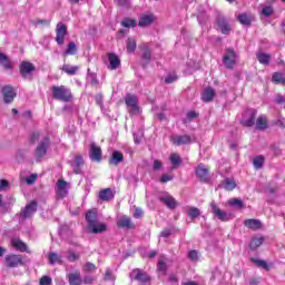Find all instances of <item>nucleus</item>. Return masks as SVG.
<instances>
[{
  "label": "nucleus",
  "mask_w": 285,
  "mask_h": 285,
  "mask_svg": "<svg viewBox=\"0 0 285 285\" xmlns=\"http://www.w3.org/2000/svg\"><path fill=\"white\" fill-rule=\"evenodd\" d=\"M51 90L53 99H57L58 101H70V99H72V94L70 92V89L63 86H53Z\"/></svg>",
  "instance_id": "obj_1"
},
{
  "label": "nucleus",
  "mask_w": 285,
  "mask_h": 285,
  "mask_svg": "<svg viewBox=\"0 0 285 285\" xmlns=\"http://www.w3.org/2000/svg\"><path fill=\"white\" fill-rule=\"evenodd\" d=\"M48 148H50V138L49 137H45L39 145L36 148L35 151V157L37 161H41V159H43V157H46L47 153H48Z\"/></svg>",
  "instance_id": "obj_2"
},
{
  "label": "nucleus",
  "mask_w": 285,
  "mask_h": 285,
  "mask_svg": "<svg viewBox=\"0 0 285 285\" xmlns=\"http://www.w3.org/2000/svg\"><path fill=\"white\" fill-rule=\"evenodd\" d=\"M209 206H210L212 214L216 219H218L219 222H230V214L219 208V206L217 205V203H215V200H213L209 204Z\"/></svg>",
  "instance_id": "obj_3"
},
{
  "label": "nucleus",
  "mask_w": 285,
  "mask_h": 285,
  "mask_svg": "<svg viewBox=\"0 0 285 285\" xmlns=\"http://www.w3.org/2000/svg\"><path fill=\"white\" fill-rule=\"evenodd\" d=\"M125 104L128 108V112L131 115H139V106H137V104H139V99H137V96L130 94L127 95L125 97Z\"/></svg>",
  "instance_id": "obj_4"
},
{
  "label": "nucleus",
  "mask_w": 285,
  "mask_h": 285,
  "mask_svg": "<svg viewBox=\"0 0 285 285\" xmlns=\"http://www.w3.org/2000/svg\"><path fill=\"white\" fill-rule=\"evenodd\" d=\"M68 36V27L63 22H59L56 27V42L58 46L66 43V37Z\"/></svg>",
  "instance_id": "obj_5"
},
{
  "label": "nucleus",
  "mask_w": 285,
  "mask_h": 285,
  "mask_svg": "<svg viewBox=\"0 0 285 285\" xmlns=\"http://www.w3.org/2000/svg\"><path fill=\"white\" fill-rule=\"evenodd\" d=\"M37 213V203L31 202L28 204L19 214L20 222H23V219H28V217H32Z\"/></svg>",
  "instance_id": "obj_6"
},
{
  "label": "nucleus",
  "mask_w": 285,
  "mask_h": 285,
  "mask_svg": "<svg viewBox=\"0 0 285 285\" xmlns=\"http://www.w3.org/2000/svg\"><path fill=\"white\" fill-rule=\"evenodd\" d=\"M237 62V53L233 49H227L223 58V63L226 68H233Z\"/></svg>",
  "instance_id": "obj_7"
},
{
  "label": "nucleus",
  "mask_w": 285,
  "mask_h": 285,
  "mask_svg": "<svg viewBox=\"0 0 285 285\" xmlns=\"http://www.w3.org/2000/svg\"><path fill=\"white\" fill-rule=\"evenodd\" d=\"M21 264H23V259L19 255L11 254L7 255L4 258V266L8 268H17V266H20Z\"/></svg>",
  "instance_id": "obj_8"
},
{
  "label": "nucleus",
  "mask_w": 285,
  "mask_h": 285,
  "mask_svg": "<svg viewBox=\"0 0 285 285\" xmlns=\"http://www.w3.org/2000/svg\"><path fill=\"white\" fill-rule=\"evenodd\" d=\"M32 72H35V65L29 61H22L20 63V75L23 79H28V76L32 75Z\"/></svg>",
  "instance_id": "obj_9"
},
{
  "label": "nucleus",
  "mask_w": 285,
  "mask_h": 285,
  "mask_svg": "<svg viewBox=\"0 0 285 285\" xmlns=\"http://www.w3.org/2000/svg\"><path fill=\"white\" fill-rule=\"evenodd\" d=\"M2 96L4 104H12V101H14V97H17V94L11 86H6L2 88Z\"/></svg>",
  "instance_id": "obj_10"
},
{
  "label": "nucleus",
  "mask_w": 285,
  "mask_h": 285,
  "mask_svg": "<svg viewBox=\"0 0 285 285\" xmlns=\"http://www.w3.org/2000/svg\"><path fill=\"white\" fill-rule=\"evenodd\" d=\"M89 157L91 161H101V147L97 146L95 142H91Z\"/></svg>",
  "instance_id": "obj_11"
},
{
  "label": "nucleus",
  "mask_w": 285,
  "mask_h": 285,
  "mask_svg": "<svg viewBox=\"0 0 285 285\" xmlns=\"http://www.w3.org/2000/svg\"><path fill=\"white\" fill-rule=\"evenodd\" d=\"M217 24L223 35H230V23L224 16H218Z\"/></svg>",
  "instance_id": "obj_12"
},
{
  "label": "nucleus",
  "mask_w": 285,
  "mask_h": 285,
  "mask_svg": "<svg viewBox=\"0 0 285 285\" xmlns=\"http://www.w3.org/2000/svg\"><path fill=\"white\" fill-rule=\"evenodd\" d=\"M130 278L142 283L150 282V276L139 268H136L130 273Z\"/></svg>",
  "instance_id": "obj_13"
},
{
  "label": "nucleus",
  "mask_w": 285,
  "mask_h": 285,
  "mask_svg": "<svg viewBox=\"0 0 285 285\" xmlns=\"http://www.w3.org/2000/svg\"><path fill=\"white\" fill-rule=\"evenodd\" d=\"M159 199L163 204H165V206H167V208H170L171 210L177 208V200H175V198L171 195L161 194L159 196Z\"/></svg>",
  "instance_id": "obj_14"
},
{
  "label": "nucleus",
  "mask_w": 285,
  "mask_h": 285,
  "mask_svg": "<svg viewBox=\"0 0 285 285\" xmlns=\"http://www.w3.org/2000/svg\"><path fill=\"white\" fill-rule=\"evenodd\" d=\"M155 22V14L144 13L138 22L139 28H146V26H151Z\"/></svg>",
  "instance_id": "obj_15"
},
{
  "label": "nucleus",
  "mask_w": 285,
  "mask_h": 285,
  "mask_svg": "<svg viewBox=\"0 0 285 285\" xmlns=\"http://www.w3.org/2000/svg\"><path fill=\"white\" fill-rule=\"evenodd\" d=\"M196 176L200 179V181H208V168L204 164H199L196 167Z\"/></svg>",
  "instance_id": "obj_16"
},
{
  "label": "nucleus",
  "mask_w": 285,
  "mask_h": 285,
  "mask_svg": "<svg viewBox=\"0 0 285 285\" xmlns=\"http://www.w3.org/2000/svg\"><path fill=\"white\" fill-rule=\"evenodd\" d=\"M168 264H170V259H168V257H166L165 255L159 256L157 264V269L159 271V273L166 275V272L168 271Z\"/></svg>",
  "instance_id": "obj_17"
},
{
  "label": "nucleus",
  "mask_w": 285,
  "mask_h": 285,
  "mask_svg": "<svg viewBox=\"0 0 285 285\" xmlns=\"http://www.w3.org/2000/svg\"><path fill=\"white\" fill-rule=\"evenodd\" d=\"M57 195L58 197H66L68 195V183L63 179L57 181Z\"/></svg>",
  "instance_id": "obj_18"
},
{
  "label": "nucleus",
  "mask_w": 285,
  "mask_h": 285,
  "mask_svg": "<svg viewBox=\"0 0 285 285\" xmlns=\"http://www.w3.org/2000/svg\"><path fill=\"white\" fill-rule=\"evenodd\" d=\"M171 141L175 146H184L186 144H190L191 138L189 135L173 136Z\"/></svg>",
  "instance_id": "obj_19"
},
{
  "label": "nucleus",
  "mask_w": 285,
  "mask_h": 285,
  "mask_svg": "<svg viewBox=\"0 0 285 285\" xmlns=\"http://www.w3.org/2000/svg\"><path fill=\"white\" fill-rule=\"evenodd\" d=\"M108 60H109V66H108L109 70H117V68L121 66V60L115 53H108Z\"/></svg>",
  "instance_id": "obj_20"
},
{
  "label": "nucleus",
  "mask_w": 285,
  "mask_h": 285,
  "mask_svg": "<svg viewBox=\"0 0 285 285\" xmlns=\"http://www.w3.org/2000/svg\"><path fill=\"white\" fill-rule=\"evenodd\" d=\"M124 161V154L121 151L115 150L109 159L111 166H119Z\"/></svg>",
  "instance_id": "obj_21"
},
{
  "label": "nucleus",
  "mask_w": 285,
  "mask_h": 285,
  "mask_svg": "<svg viewBox=\"0 0 285 285\" xmlns=\"http://www.w3.org/2000/svg\"><path fill=\"white\" fill-rule=\"evenodd\" d=\"M244 226H246V228H249L250 230H259V228H262V222L250 218L244 222Z\"/></svg>",
  "instance_id": "obj_22"
},
{
  "label": "nucleus",
  "mask_w": 285,
  "mask_h": 285,
  "mask_svg": "<svg viewBox=\"0 0 285 285\" xmlns=\"http://www.w3.org/2000/svg\"><path fill=\"white\" fill-rule=\"evenodd\" d=\"M117 225H118L119 228H134L135 227L132 225V220L128 216H121L118 219Z\"/></svg>",
  "instance_id": "obj_23"
},
{
  "label": "nucleus",
  "mask_w": 285,
  "mask_h": 285,
  "mask_svg": "<svg viewBox=\"0 0 285 285\" xmlns=\"http://www.w3.org/2000/svg\"><path fill=\"white\" fill-rule=\"evenodd\" d=\"M99 198L102 202H110V199H115V193H112L111 188H106L100 190L99 193Z\"/></svg>",
  "instance_id": "obj_24"
},
{
  "label": "nucleus",
  "mask_w": 285,
  "mask_h": 285,
  "mask_svg": "<svg viewBox=\"0 0 285 285\" xmlns=\"http://www.w3.org/2000/svg\"><path fill=\"white\" fill-rule=\"evenodd\" d=\"M11 245L13 246V248H16L17 250H20V253H26L28 252V245H26V243L21 242V239L19 238H13L11 240Z\"/></svg>",
  "instance_id": "obj_25"
},
{
  "label": "nucleus",
  "mask_w": 285,
  "mask_h": 285,
  "mask_svg": "<svg viewBox=\"0 0 285 285\" xmlns=\"http://www.w3.org/2000/svg\"><path fill=\"white\" fill-rule=\"evenodd\" d=\"M246 115L249 118L243 120L244 126H247L248 128L255 126V118L257 117V114L255 112V110H249L246 112Z\"/></svg>",
  "instance_id": "obj_26"
},
{
  "label": "nucleus",
  "mask_w": 285,
  "mask_h": 285,
  "mask_svg": "<svg viewBox=\"0 0 285 285\" xmlns=\"http://www.w3.org/2000/svg\"><path fill=\"white\" fill-rule=\"evenodd\" d=\"M90 233H94V235H97L99 233H106V224L104 223H94V226L88 227Z\"/></svg>",
  "instance_id": "obj_27"
},
{
  "label": "nucleus",
  "mask_w": 285,
  "mask_h": 285,
  "mask_svg": "<svg viewBox=\"0 0 285 285\" xmlns=\"http://www.w3.org/2000/svg\"><path fill=\"white\" fill-rule=\"evenodd\" d=\"M214 98H215V89L210 87L206 88L202 94V99L205 102L213 101Z\"/></svg>",
  "instance_id": "obj_28"
},
{
  "label": "nucleus",
  "mask_w": 285,
  "mask_h": 285,
  "mask_svg": "<svg viewBox=\"0 0 285 285\" xmlns=\"http://www.w3.org/2000/svg\"><path fill=\"white\" fill-rule=\"evenodd\" d=\"M83 164V157L82 156H76L73 164H72V168H73V173L76 175H81V165Z\"/></svg>",
  "instance_id": "obj_29"
},
{
  "label": "nucleus",
  "mask_w": 285,
  "mask_h": 285,
  "mask_svg": "<svg viewBox=\"0 0 285 285\" xmlns=\"http://www.w3.org/2000/svg\"><path fill=\"white\" fill-rule=\"evenodd\" d=\"M48 259H49V264L55 266V264H61V262H63V256L59 255V254H57L55 252H51L48 255Z\"/></svg>",
  "instance_id": "obj_30"
},
{
  "label": "nucleus",
  "mask_w": 285,
  "mask_h": 285,
  "mask_svg": "<svg viewBox=\"0 0 285 285\" xmlns=\"http://www.w3.org/2000/svg\"><path fill=\"white\" fill-rule=\"evenodd\" d=\"M186 215H187V217H190L191 220H195V219H197V217H199L202 215V210H199V208H197V207H187Z\"/></svg>",
  "instance_id": "obj_31"
},
{
  "label": "nucleus",
  "mask_w": 285,
  "mask_h": 285,
  "mask_svg": "<svg viewBox=\"0 0 285 285\" xmlns=\"http://www.w3.org/2000/svg\"><path fill=\"white\" fill-rule=\"evenodd\" d=\"M222 186L225 190H235V188H237V183H235V179L233 178H225Z\"/></svg>",
  "instance_id": "obj_32"
},
{
  "label": "nucleus",
  "mask_w": 285,
  "mask_h": 285,
  "mask_svg": "<svg viewBox=\"0 0 285 285\" xmlns=\"http://www.w3.org/2000/svg\"><path fill=\"white\" fill-rule=\"evenodd\" d=\"M256 57H257L259 63H262L263 66H268L271 63V55H268V53L258 51L256 53Z\"/></svg>",
  "instance_id": "obj_33"
},
{
  "label": "nucleus",
  "mask_w": 285,
  "mask_h": 285,
  "mask_svg": "<svg viewBox=\"0 0 285 285\" xmlns=\"http://www.w3.org/2000/svg\"><path fill=\"white\" fill-rule=\"evenodd\" d=\"M268 128V120L266 116H261L256 120V130H266Z\"/></svg>",
  "instance_id": "obj_34"
},
{
  "label": "nucleus",
  "mask_w": 285,
  "mask_h": 285,
  "mask_svg": "<svg viewBox=\"0 0 285 285\" xmlns=\"http://www.w3.org/2000/svg\"><path fill=\"white\" fill-rule=\"evenodd\" d=\"M70 285H81V274L75 272L68 275Z\"/></svg>",
  "instance_id": "obj_35"
},
{
  "label": "nucleus",
  "mask_w": 285,
  "mask_h": 285,
  "mask_svg": "<svg viewBox=\"0 0 285 285\" xmlns=\"http://www.w3.org/2000/svg\"><path fill=\"white\" fill-rule=\"evenodd\" d=\"M86 219H87V223H88V227H89V226H95V224L98 223V220H97V212H95V210H89V212L86 214Z\"/></svg>",
  "instance_id": "obj_36"
},
{
  "label": "nucleus",
  "mask_w": 285,
  "mask_h": 285,
  "mask_svg": "<svg viewBox=\"0 0 285 285\" xmlns=\"http://www.w3.org/2000/svg\"><path fill=\"white\" fill-rule=\"evenodd\" d=\"M262 244H264V237H254L249 243V248L250 250H257Z\"/></svg>",
  "instance_id": "obj_37"
},
{
  "label": "nucleus",
  "mask_w": 285,
  "mask_h": 285,
  "mask_svg": "<svg viewBox=\"0 0 285 285\" xmlns=\"http://www.w3.org/2000/svg\"><path fill=\"white\" fill-rule=\"evenodd\" d=\"M238 21L239 23H242L243 26H250L252 21H253V16L248 14V13H240L238 16Z\"/></svg>",
  "instance_id": "obj_38"
},
{
  "label": "nucleus",
  "mask_w": 285,
  "mask_h": 285,
  "mask_svg": "<svg viewBox=\"0 0 285 285\" xmlns=\"http://www.w3.org/2000/svg\"><path fill=\"white\" fill-rule=\"evenodd\" d=\"M169 160L174 168H179V166H181V156H179V154H170Z\"/></svg>",
  "instance_id": "obj_39"
},
{
  "label": "nucleus",
  "mask_w": 285,
  "mask_h": 285,
  "mask_svg": "<svg viewBox=\"0 0 285 285\" xmlns=\"http://www.w3.org/2000/svg\"><path fill=\"white\" fill-rule=\"evenodd\" d=\"M0 63L3 66L4 70H12V63L8 59V56L0 52Z\"/></svg>",
  "instance_id": "obj_40"
},
{
  "label": "nucleus",
  "mask_w": 285,
  "mask_h": 285,
  "mask_svg": "<svg viewBox=\"0 0 285 285\" xmlns=\"http://www.w3.org/2000/svg\"><path fill=\"white\" fill-rule=\"evenodd\" d=\"M253 264H256L258 268H264V271H268L271 267L268 266V263L266 261L257 259V258H249Z\"/></svg>",
  "instance_id": "obj_41"
},
{
  "label": "nucleus",
  "mask_w": 285,
  "mask_h": 285,
  "mask_svg": "<svg viewBox=\"0 0 285 285\" xmlns=\"http://www.w3.org/2000/svg\"><path fill=\"white\" fill-rule=\"evenodd\" d=\"M153 57V53L150 52V49L148 47L144 46V52H142V63L146 66L150 63V59Z\"/></svg>",
  "instance_id": "obj_42"
},
{
  "label": "nucleus",
  "mask_w": 285,
  "mask_h": 285,
  "mask_svg": "<svg viewBox=\"0 0 285 285\" xmlns=\"http://www.w3.org/2000/svg\"><path fill=\"white\" fill-rule=\"evenodd\" d=\"M62 70L67 75L72 76V75H77V70H79V67L78 66L63 65Z\"/></svg>",
  "instance_id": "obj_43"
},
{
  "label": "nucleus",
  "mask_w": 285,
  "mask_h": 285,
  "mask_svg": "<svg viewBox=\"0 0 285 285\" xmlns=\"http://www.w3.org/2000/svg\"><path fill=\"white\" fill-rule=\"evenodd\" d=\"M274 83H285V73L275 72L272 77Z\"/></svg>",
  "instance_id": "obj_44"
},
{
  "label": "nucleus",
  "mask_w": 285,
  "mask_h": 285,
  "mask_svg": "<svg viewBox=\"0 0 285 285\" xmlns=\"http://www.w3.org/2000/svg\"><path fill=\"white\" fill-rule=\"evenodd\" d=\"M137 50V41L132 38L127 39V52H135Z\"/></svg>",
  "instance_id": "obj_45"
},
{
  "label": "nucleus",
  "mask_w": 285,
  "mask_h": 285,
  "mask_svg": "<svg viewBox=\"0 0 285 285\" xmlns=\"http://www.w3.org/2000/svg\"><path fill=\"white\" fill-rule=\"evenodd\" d=\"M65 55H77V45L75 42H69L67 49L65 50Z\"/></svg>",
  "instance_id": "obj_46"
},
{
  "label": "nucleus",
  "mask_w": 285,
  "mask_h": 285,
  "mask_svg": "<svg viewBox=\"0 0 285 285\" xmlns=\"http://www.w3.org/2000/svg\"><path fill=\"white\" fill-rule=\"evenodd\" d=\"M121 26H124V28H135L137 27V21L127 18L121 21Z\"/></svg>",
  "instance_id": "obj_47"
},
{
  "label": "nucleus",
  "mask_w": 285,
  "mask_h": 285,
  "mask_svg": "<svg viewBox=\"0 0 285 285\" xmlns=\"http://www.w3.org/2000/svg\"><path fill=\"white\" fill-rule=\"evenodd\" d=\"M264 166V156H257L256 158H254V168H256V170H259V168H262Z\"/></svg>",
  "instance_id": "obj_48"
},
{
  "label": "nucleus",
  "mask_w": 285,
  "mask_h": 285,
  "mask_svg": "<svg viewBox=\"0 0 285 285\" xmlns=\"http://www.w3.org/2000/svg\"><path fill=\"white\" fill-rule=\"evenodd\" d=\"M229 206H234L236 208H244V202L237 198H233L228 200Z\"/></svg>",
  "instance_id": "obj_49"
},
{
  "label": "nucleus",
  "mask_w": 285,
  "mask_h": 285,
  "mask_svg": "<svg viewBox=\"0 0 285 285\" xmlns=\"http://www.w3.org/2000/svg\"><path fill=\"white\" fill-rule=\"evenodd\" d=\"M104 279H106L107 282H115V274H112V269H106Z\"/></svg>",
  "instance_id": "obj_50"
},
{
  "label": "nucleus",
  "mask_w": 285,
  "mask_h": 285,
  "mask_svg": "<svg viewBox=\"0 0 285 285\" xmlns=\"http://www.w3.org/2000/svg\"><path fill=\"white\" fill-rule=\"evenodd\" d=\"M273 12H275V10H274L273 7H271V6H266V7H264L263 10H262V14H263L264 17H271V16L273 14Z\"/></svg>",
  "instance_id": "obj_51"
},
{
  "label": "nucleus",
  "mask_w": 285,
  "mask_h": 285,
  "mask_svg": "<svg viewBox=\"0 0 285 285\" xmlns=\"http://www.w3.org/2000/svg\"><path fill=\"white\" fill-rule=\"evenodd\" d=\"M188 257L191 262H198L199 261V252L197 250H190L188 253Z\"/></svg>",
  "instance_id": "obj_52"
},
{
  "label": "nucleus",
  "mask_w": 285,
  "mask_h": 285,
  "mask_svg": "<svg viewBox=\"0 0 285 285\" xmlns=\"http://www.w3.org/2000/svg\"><path fill=\"white\" fill-rule=\"evenodd\" d=\"M196 117H197V112L188 111L187 118L184 120V124H190V121H193V119H196Z\"/></svg>",
  "instance_id": "obj_53"
},
{
  "label": "nucleus",
  "mask_w": 285,
  "mask_h": 285,
  "mask_svg": "<svg viewBox=\"0 0 285 285\" xmlns=\"http://www.w3.org/2000/svg\"><path fill=\"white\" fill-rule=\"evenodd\" d=\"M37 179H38L37 174H31L29 177L26 178V183L28 184V186H32V184H35Z\"/></svg>",
  "instance_id": "obj_54"
},
{
  "label": "nucleus",
  "mask_w": 285,
  "mask_h": 285,
  "mask_svg": "<svg viewBox=\"0 0 285 285\" xmlns=\"http://www.w3.org/2000/svg\"><path fill=\"white\" fill-rule=\"evenodd\" d=\"M52 284V278L50 276H42L40 278V285H50Z\"/></svg>",
  "instance_id": "obj_55"
},
{
  "label": "nucleus",
  "mask_w": 285,
  "mask_h": 285,
  "mask_svg": "<svg viewBox=\"0 0 285 285\" xmlns=\"http://www.w3.org/2000/svg\"><path fill=\"white\" fill-rule=\"evenodd\" d=\"M177 81V75L173 73L165 78V83H175Z\"/></svg>",
  "instance_id": "obj_56"
},
{
  "label": "nucleus",
  "mask_w": 285,
  "mask_h": 285,
  "mask_svg": "<svg viewBox=\"0 0 285 285\" xmlns=\"http://www.w3.org/2000/svg\"><path fill=\"white\" fill-rule=\"evenodd\" d=\"M67 259H69L70 262H77V259H79V254H76L75 252H69Z\"/></svg>",
  "instance_id": "obj_57"
},
{
  "label": "nucleus",
  "mask_w": 285,
  "mask_h": 285,
  "mask_svg": "<svg viewBox=\"0 0 285 285\" xmlns=\"http://www.w3.org/2000/svg\"><path fill=\"white\" fill-rule=\"evenodd\" d=\"M88 81L91 83V86H99V80H97V76L95 75L89 76Z\"/></svg>",
  "instance_id": "obj_58"
},
{
  "label": "nucleus",
  "mask_w": 285,
  "mask_h": 285,
  "mask_svg": "<svg viewBox=\"0 0 285 285\" xmlns=\"http://www.w3.org/2000/svg\"><path fill=\"white\" fill-rule=\"evenodd\" d=\"M160 181L161 184H166L168 181H173V176L168 175V174H164L161 177H160Z\"/></svg>",
  "instance_id": "obj_59"
},
{
  "label": "nucleus",
  "mask_w": 285,
  "mask_h": 285,
  "mask_svg": "<svg viewBox=\"0 0 285 285\" xmlns=\"http://www.w3.org/2000/svg\"><path fill=\"white\" fill-rule=\"evenodd\" d=\"M154 170H161L164 168V164L160 160H154Z\"/></svg>",
  "instance_id": "obj_60"
},
{
  "label": "nucleus",
  "mask_w": 285,
  "mask_h": 285,
  "mask_svg": "<svg viewBox=\"0 0 285 285\" xmlns=\"http://www.w3.org/2000/svg\"><path fill=\"white\" fill-rule=\"evenodd\" d=\"M97 269V266H95V264L92 263H87L85 265V271L89 272V273H92V271H96Z\"/></svg>",
  "instance_id": "obj_61"
},
{
  "label": "nucleus",
  "mask_w": 285,
  "mask_h": 285,
  "mask_svg": "<svg viewBox=\"0 0 285 285\" xmlns=\"http://www.w3.org/2000/svg\"><path fill=\"white\" fill-rule=\"evenodd\" d=\"M134 217H136V219H139V217H144V210L137 208V209L134 212Z\"/></svg>",
  "instance_id": "obj_62"
},
{
  "label": "nucleus",
  "mask_w": 285,
  "mask_h": 285,
  "mask_svg": "<svg viewBox=\"0 0 285 285\" xmlns=\"http://www.w3.org/2000/svg\"><path fill=\"white\" fill-rule=\"evenodd\" d=\"M92 282H95V277H92V276H86L83 278L85 284H92Z\"/></svg>",
  "instance_id": "obj_63"
},
{
  "label": "nucleus",
  "mask_w": 285,
  "mask_h": 285,
  "mask_svg": "<svg viewBox=\"0 0 285 285\" xmlns=\"http://www.w3.org/2000/svg\"><path fill=\"white\" fill-rule=\"evenodd\" d=\"M8 186H9L8 180L0 181V190H6V188H8Z\"/></svg>",
  "instance_id": "obj_64"
}]
</instances>
